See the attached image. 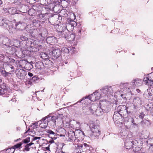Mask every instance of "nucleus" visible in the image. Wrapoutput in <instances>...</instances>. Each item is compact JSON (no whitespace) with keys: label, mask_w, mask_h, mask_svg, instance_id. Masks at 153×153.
<instances>
[{"label":"nucleus","mask_w":153,"mask_h":153,"mask_svg":"<svg viewBox=\"0 0 153 153\" xmlns=\"http://www.w3.org/2000/svg\"><path fill=\"white\" fill-rule=\"evenodd\" d=\"M60 7V6L59 5H56L55 7L54 8V10H53V11H54L55 13H61V15H62L63 13H64L65 12V11L64 10H59V9Z\"/></svg>","instance_id":"20"},{"label":"nucleus","mask_w":153,"mask_h":153,"mask_svg":"<svg viewBox=\"0 0 153 153\" xmlns=\"http://www.w3.org/2000/svg\"><path fill=\"white\" fill-rule=\"evenodd\" d=\"M7 11V10L6 8H3L2 7V9L1 10V11L0 12V13H5Z\"/></svg>","instance_id":"52"},{"label":"nucleus","mask_w":153,"mask_h":153,"mask_svg":"<svg viewBox=\"0 0 153 153\" xmlns=\"http://www.w3.org/2000/svg\"><path fill=\"white\" fill-rule=\"evenodd\" d=\"M31 80L33 82H35L37 80V77L36 76H34L33 77L31 78Z\"/></svg>","instance_id":"54"},{"label":"nucleus","mask_w":153,"mask_h":153,"mask_svg":"<svg viewBox=\"0 0 153 153\" xmlns=\"http://www.w3.org/2000/svg\"><path fill=\"white\" fill-rule=\"evenodd\" d=\"M145 115L143 114V113H141L140 114L139 116V118L140 119H143V118H144V116Z\"/></svg>","instance_id":"58"},{"label":"nucleus","mask_w":153,"mask_h":153,"mask_svg":"<svg viewBox=\"0 0 153 153\" xmlns=\"http://www.w3.org/2000/svg\"><path fill=\"white\" fill-rule=\"evenodd\" d=\"M126 112L127 114L129 115H131L132 114V112L131 111H128V109L126 110Z\"/></svg>","instance_id":"57"},{"label":"nucleus","mask_w":153,"mask_h":153,"mask_svg":"<svg viewBox=\"0 0 153 153\" xmlns=\"http://www.w3.org/2000/svg\"><path fill=\"white\" fill-rule=\"evenodd\" d=\"M152 104L151 103L150 104H148L146 105L145 106V108L146 110L147 111L151 110L152 109V107H151V106L152 105Z\"/></svg>","instance_id":"44"},{"label":"nucleus","mask_w":153,"mask_h":153,"mask_svg":"<svg viewBox=\"0 0 153 153\" xmlns=\"http://www.w3.org/2000/svg\"><path fill=\"white\" fill-rule=\"evenodd\" d=\"M30 137H27L25 139H24L22 142V143H27L30 142Z\"/></svg>","instance_id":"46"},{"label":"nucleus","mask_w":153,"mask_h":153,"mask_svg":"<svg viewBox=\"0 0 153 153\" xmlns=\"http://www.w3.org/2000/svg\"><path fill=\"white\" fill-rule=\"evenodd\" d=\"M22 41L25 42V43H27L28 41V38L26 36H22L20 37Z\"/></svg>","instance_id":"34"},{"label":"nucleus","mask_w":153,"mask_h":153,"mask_svg":"<svg viewBox=\"0 0 153 153\" xmlns=\"http://www.w3.org/2000/svg\"><path fill=\"white\" fill-rule=\"evenodd\" d=\"M68 24L70 25L72 27H75L77 25L76 23L72 20H68Z\"/></svg>","instance_id":"32"},{"label":"nucleus","mask_w":153,"mask_h":153,"mask_svg":"<svg viewBox=\"0 0 153 153\" xmlns=\"http://www.w3.org/2000/svg\"><path fill=\"white\" fill-rule=\"evenodd\" d=\"M133 108L135 110L141 104V100L139 97H135L133 100Z\"/></svg>","instance_id":"10"},{"label":"nucleus","mask_w":153,"mask_h":153,"mask_svg":"<svg viewBox=\"0 0 153 153\" xmlns=\"http://www.w3.org/2000/svg\"><path fill=\"white\" fill-rule=\"evenodd\" d=\"M36 69H40V70L43 68L44 64L43 62H38L36 63Z\"/></svg>","instance_id":"23"},{"label":"nucleus","mask_w":153,"mask_h":153,"mask_svg":"<svg viewBox=\"0 0 153 153\" xmlns=\"http://www.w3.org/2000/svg\"><path fill=\"white\" fill-rule=\"evenodd\" d=\"M92 132L91 135L92 137H97L100 134V131H94Z\"/></svg>","instance_id":"36"},{"label":"nucleus","mask_w":153,"mask_h":153,"mask_svg":"<svg viewBox=\"0 0 153 153\" xmlns=\"http://www.w3.org/2000/svg\"><path fill=\"white\" fill-rule=\"evenodd\" d=\"M69 33L66 31H62L61 32V36L62 37L67 39Z\"/></svg>","instance_id":"24"},{"label":"nucleus","mask_w":153,"mask_h":153,"mask_svg":"<svg viewBox=\"0 0 153 153\" xmlns=\"http://www.w3.org/2000/svg\"><path fill=\"white\" fill-rule=\"evenodd\" d=\"M128 108L125 105H119L117 108V111L115 112L113 115V117H115L117 115H120L121 117L123 116L122 113L126 111Z\"/></svg>","instance_id":"8"},{"label":"nucleus","mask_w":153,"mask_h":153,"mask_svg":"<svg viewBox=\"0 0 153 153\" xmlns=\"http://www.w3.org/2000/svg\"><path fill=\"white\" fill-rule=\"evenodd\" d=\"M143 81L146 85L150 86H153V79L146 77L144 78Z\"/></svg>","instance_id":"16"},{"label":"nucleus","mask_w":153,"mask_h":153,"mask_svg":"<svg viewBox=\"0 0 153 153\" xmlns=\"http://www.w3.org/2000/svg\"><path fill=\"white\" fill-rule=\"evenodd\" d=\"M121 96L122 97L123 99L126 98V94H121Z\"/></svg>","instance_id":"62"},{"label":"nucleus","mask_w":153,"mask_h":153,"mask_svg":"<svg viewBox=\"0 0 153 153\" xmlns=\"http://www.w3.org/2000/svg\"><path fill=\"white\" fill-rule=\"evenodd\" d=\"M48 125V123L46 124L45 123V124L42 123V122H41V123L39 124V126L42 128H45Z\"/></svg>","instance_id":"42"},{"label":"nucleus","mask_w":153,"mask_h":153,"mask_svg":"<svg viewBox=\"0 0 153 153\" xmlns=\"http://www.w3.org/2000/svg\"><path fill=\"white\" fill-rule=\"evenodd\" d=\"M22 57H24L26 56H28L30 54V52L27 50H23L22 52Z\"/></svg>","instance_id":"29"},{"label":"nucleus","mask_w":153,"mask_h":153,"mask_svg":"<svg viewBox=\"0 0 153 153\" xmlns=\"http://www.w3.org/2000/svg\"><path fill=\"white\" fill-rule=\"evenodd\" d=\"M120 134L123 137H126L128 136L127 131L125 130H122V132H120Z\"/></svg>","instance_id":"40"},{"label":"nucleus","mask_w":153,"mask_h":153,"mask_svg":"<svg viewBox=\"0 0 153 153\" xmlns=\"http://www.w3.org/2000/svg\"><path fill=\"white\" fill-rule=\"evenodd\" d=\"M69 75L71 77H75L74 75V73L72 72H70V74Z\"/></svg>","instance_id":"61"},{"label":"nucleus","mask_w":153,"mask_h":153,"mask_svg":"<svg viewBox=\"0 0 153 153\" xmlns=\"http://www.w3.org/2000/svg\"><path fill=\"white\" fill-rule=\"evenodd\" d=\"M27 47L31 48L30 50L32 52H35L39 50L38 47L39 46V41L38 40L33 41H28L27 43L26 44Z\"/></svg>","instance_id":"5"},{"label":"nucleus","mask_w":153,"mask_h":153,"mask_svg":"<svg viewBox=\"0 0 153 153\" xmlns=\"http://www.w3.org/2000/svg\"><path fill=\"white\" fill-rule=\"evenodd\" d=\"M4 64L2 61L0 60V72L1 73V71L4 68Z\"/></svg>","instance_id":"49"},{"label":"nucleus","mask_w":153,"mask_h":153,"mask_svg":"<svg viewBox=\"0 0 153 153\" xmlns=\"http://www.w3.org/2000/svg\"><path fill=\"white\" fill-rule=\"evenodd\" d=\"M1 44H3L7 47L10 45H11L10 41V40L7 38L4 37L1 38L0 37V45Z\"/></svg>","instance_id":"12"},{"label":"nucleus","mask_w":153,"mask_h":153,"mask_svg":"<svg viewBox=\"0 0 153 153\" xmlns=\"http://www.w3.org/2000/svg\"><path fill=\"white\" fill-rule=\"evenodd\" d=\"M35 31L38 32L36 36L39 40H43L45 38V37L47 35V31L45 28H42L40 29H36Z\"/></svg>","instance_id":"7"},{"label":"nucleus","mask_w":153,"mask_h":153,"mask_svg":"<svg viewBox=\"0 0 153 153\" xmlns=\"http://www.w3.org/2000/svg\"><path fill=\"white\" fill-rule=\"evenodd\" d=\"M43 63L44 66L48 68H51L52 66L53 62L48 59H44Z\"/></svg>","instance_id":"15"},{"label":"nucleus","mask_w":153,"mask_h":153,"mask_svg":"<svg viewBox=\"0 0 153 153\" xmlns=\"http://www.w3.org/2000/svg\"><path fill=\"white\" fill-rule=\"evenodd\" d=\"M150 89V88L147 89V90L144 92V93L143 94V96L145 98L147 99H149V93Z\"/></svg>","instance_id":"28"},{"label":"nucleus","mask_w":153,"mask_h":153,"mask_svg":"<svg viewBox=\"0 0 153 153\" xmlns=\"http://www.w3.org/2000/svg\"><path fill=\"white\" fill-rule=\"evenodd\" d=\"M32 23L34 26L36 27H39L41 25V22L38 19H33L32 21Z\"/></svg>","instance_id":"22"},{"label":"nucleus","mask_w":153,"mask_h":153,"mask_svg":"<svg viewBox=\"0 0 153 153\" xmlns=\"http://www.w3.org/2000/svg\"><path fill=\"white\" fill-rule=\"evenodd\" d=\"M61 53V51L58 47L54 46L52 48V51L50 56L55 59L60 56Z\"/></svg>","instance_id":"6"},{"label":"nucleus","mask_w":153,"mask_h":153,"mask_svg":"<svg viewBox=\"0 0 153 153\" xmlns=\"http://www.w3.org/2000/svg\"><path fill=\"white\" fill-rule=\"evenodd\" d=\"M7 48H8V49L10 51H9L10 53L11 54H13L16 51V49L13 47H12V46L9 45L8 47H7Z\"/></svg>","instance_id":"30"},{"label":"nucleus","mask_w":153,"mask_h":153,"mask_svg":"<svg viewBox=\"0 0 153 153\" xmlns=\"http://www.w3.org/2000/svg\"><path fill=\"white\" fill-rule=\"evenodd\" d=\"M75 33H71V34L69 33L67 39L70 41H73L75 39Z\"/></svg>","instance_id":"25"},{"label":"nucleus","mask_w":153,"mask_h":153,"mask_svg":"<svg viewBox=\"0 0 153 153\" xmlns=\"http://www.w3.org/2000/svg\"><path fill=\"white\" fill-rule=\"evenodd\" d=\"M56 4L54 3H51L48 6V8L50 10L53 11L54 9V8Z\"/></svg>","instance_id":"37"},{"label":"nucleus","mask_w":153,"mask_h":153,"mask_svg":"<svg viewBox=\"0 0 153 153\" xmlns=\"http://www.w3.org/2000/svg\"><path fill=\"white\" fill-rule=\"evenodd\" d=\"M0 88L3 89L7 90L8 91L7 87L6 86V84L5 83H3L1 84L0 86Z\"/></svg>","instance_id":"47"},{"label":"nucleus","mask_w":153,"mask_h":153,"mask_svg":"<svg viewBox=\"0 0 153 153\" xmlns=\"http://www.w3.org/2000/svg\"><path fill=\"white\" fill-rule=\"evenodd\" d=\"M75 132L74 131H70L68 133V137L71 140H74L75 136Z\"/></svg>","instance_id":"27"},{"label":"nucleus","mask_w":153,"mask_h":153,"mask_svg":"<svg viewBox=\"0 0 153 153\" xmlns=\"http://www.w3.org/2000/svg\"><path fill=\"white\" fill-rule=\"evenodd\" d=\"M141 123V125L144 127L148 126L151 124L150 121L146 119L142 120Z\"/></svg>","instance_id":"21"},{"label":"nucleus","mask_w":153,"mask_h":153,"mask_svg":"<svg viewBox=\"0 0 153 153\" xmlns=\"http://www.w3.org/2000/svg\"><path fill=\"white\" fill-rule=\"evenodd\" d=\"M113 92V90L111 86H105L88 96V99L92 101H96L99 100L102 97L112 94Z\"/></svg>","instance_id":"1"},{"label":"nucleus","mask_w":153,"mask_h":153,"mask_svg":"<svg viewBox=\"0 0 153 153\" xmlns=\"http://www.w3.org/2000/svg\"><path fill=\"white\" fill-rule=\"evenodd\" d=\"M46 41L48 44L51 45H54L58 42L57 38L53 36L48 37Z\"/></svg>","instance_id":"11"},{"label":"nucleus","mask_w":153,"mask_h":153,"mask_svg":"<svg viewBox=\"0 0 153 153\" xmlns=\"http://www.w3.org/2000/svg\"><path fill=\"white\" fill-rule=\"evenodd\" d=\"M29 146L27 144L25 146H24V148L23 151L25 152V151H29L30 148L29 147Z\"/></svg>","instance_id":"43"},{"label":"nucleus","mask_w":153,"mask_h":153,"mask_svg":"<svg viewBox=\"0 0 153 153\" xmlns=\"http://www.w3.org/2000/svg\"><path fill=\"white\" fill-rule=\"evenodd\" d=\"M87 98H88V97H83L82 99L79 101H78L76 103L74 104V105H71L70 106V107H72L73 106V105H74L76 104L77 103H85L84 102V101H83V102H82L83 100H84L85 99H87Z\"/></svg>","instance_id":"35"},{"label":"nucleus","mask_w":153,"mask_h":153,"mask_svg":"<svg viewBox=\"0 0 153 153\" xmlns=\"http://www.w3.org/2000/svg\"><path fill=\"white\" fill-rule=\"evenodd\" d=\"M30 81L29 80V81H27L26 82H25V84L27 85V84H30V85H31L33 82L31 81V78L30 79Z\"/></svg>","instance_id":"56"},{"label":"nucleus","mask_w":153,"mask_h":153,"mask_svg":"<svg viewBox=\"0 0 153 153\" xmlns=\"http://www.w3.org/2000/svg\"><path fill=\"white\" fill-rule=\"evenodd\" d=\"M70 48H68L66 47H63L62 48L61 50V52H62L65 54H67L69 52Z\"/></svg>","instance_id":"33"},{"label":"nucleus","mask_w":153,"mask_h":153,"mask_svg":"<svg viewBox=\"0 0 153 153\" xmlns=\"http://www.w3.org/2000/svg\"><path fill=\"white\" fill-rule=\"evenodd\" d=\"M63 117L62 114H59L56 116L49 115L46 116L48 125L51 127L55 126L56 124L59 125L62 123Z\"/></svg>","instance_id":"2"},{"label":"nucleus","mask_w":153,"mask_h":153,"mask_svg":"<svg viewBox=\"0 0 153 153\" xmlns=\"http://www.w3.org/2000/svg\"><path fill=\"white\" fill-rule=\"evenodd\" d=\"M22 24V23L21 22H16L15 23V25L16 27H17V26L19 25V24L21 25Z\"/></svg>","instance_id":"59"},{"label":"nucleus","mask_w":153,"mask_h":153,"mask_svg":"<svg viewBox=\"0 0 153 153\" xmlns=\"http://www.w3.org/2000/svg\"><path fill=\"white\" fill-rule=\"evenodd\" d=\"M91 127V131L94 132V131H100L99 130V126L98 125H97L94 123H92L90 126Z\"/></svg>","instance_id":"17"},{"label":"nucleus","mask_w":153,"mask_h":153,"mask_svg":"<svg viewBox=\"0 0 153 153\" xmlns=\"http://www.w3.org/2000/svg\"><path fill=\"white\" fill-rule=\"evenodd\" d=\"M132 148L134 151L135 152H138L141 150V148L139 146H134Z\"/></svg>","instance_id":"38"},{"label":"nucleus","mask_w":153,"mask_h":153,"mask_svg":"<svg viewBox=\"0 0 153 153\" xmlns=\"http://www.w3.org/2000/svg\"><path fill=\"white\" fill-rule=\"evenodd\" d=\"M41 122H42L43 123L45 124V123L47 124L48 123V121H47V118H46V116L45 117L42 118L41 120Z\"/></svg>","instance_id":"50"},{"label":"nucleus","mask_w":153,"mask_h":153,"mask_svg":"<svg viewBox=\"0 0 153 153\" xmlns=\"http://www.w3.org/2000/svg\"><path fill=\"white\" fill-rule=\"evenodd\" d=\"M101 104L100 108L102 111L105 112H107L109 109L108 106V102H102Z\"/></svg>","instance_id":"14"},{"label":"nucleus","mask_w":153,"mask_h":153,"mask_svg":"<svg viewBox=\"0 0 153 153\" xmlns=\"http://www.w3.org/2000/svg\"><path fill=\"white\" fill-rule=\"evenodd\" d=\"M22 144V142L17 143L13 146V149H14L15 148L18 149L19 148Z\"/></svg>","instance_id":"41"},{"label":"nucleus","mask_w":153,"mask_h":153,"mask_svg":"<svg viewBox=\"0 0 153 153\" xmlns=\"http://www.w3.org/2000/svg\"><path fill=\"white\" fill-rule=\"evenodd\" d=\"M125 145L127 149H130L131 148H133V143L132 141L127 140L125 141Z\"/></svg>","instance_id":"19"},{"label":"nucleus","mask_w":153,"mask_h":153,"mask_svg":"<svg viewBox=\"0 0 153 153\" xmlns=\"http://www.w3.org/2000/svg\"><path fill=\"white\" fill-rule=\"evenodd\" d=\"M143 81L142 79H136L133 80L131 82L132 85L134 87L139 86L142 85Z\"/></svg>","instance_id":"13"},{"label":"nucleus","mask_w":153,"mask_h":153,"mask_svg":"<svg viewBox=\"0 0 153 153\" xmlns=\"http://www.w3.org/2000/svg\"><path fill=\"white\" fill-rule=\"evenodd\" d=\"M10 22L5 19H2L1 20L0 19V26L7 29L10 33H13L15 32L16 27L10 25Z\"/></svg>","instance_id":"4"},{"label":"nucleus","mask_w":153,"mask_h":153,"mask_svg":"<svg viewBox=\"0 0 153 153\" xmlns=\"http://www.w3.org/2000/svg\"><path fill=\"white\" fill-rule=\"evenodd\" d=\"M48 133L50 134H53L54 136H55L56 134L53 131L51 130H49L48 131Z\"/></svg>","instance_id":"55"},{"label":"nucleus","mask_w":153,"mask_h":153,"mask_svg":"<svg viewBox=\"0 0 153 153\" xmlns=\"http://www.w3.org/2000/svg\"><path fill=\"white\" fill-rule=\"evenodd\" d=\"M83 147V145L82 144H80L79 145H78L77 147L78 149H81L82 147Z\"/></svg>","instance_id":"63"},{"label":"nucleus","mask_w":153,"mask_h":153,"mask_svg":"<svg viewBox=\"0 0 153 153\" xmlns=\"http://www.w3.org/2000/svg\"><path fill=\"white\" fill-rule=\"evenodd\" d=\"M9 59L10 61L14 63L15 62V60L13 59L10 58Z\"/></svg>","instance_id":"64"},{"label":"nucleus","mask_w":153,"mask_h":153,"mask_svg":"<svg viewBox=\"0 0 153 153\" xmlns=\"http://www.w3.org/2000/svg\"><path fill=\"white\" fill-rule=\"evenodd\" d=\"M41 138L40 137H35L33 138L32 140L33 141L37 139H40Z\"/></svg>","instance_id":"60"},{"label":"nucleus","mask_w":153,"mask_h":153,"mask_svg":"<svg viewBox=\"0 0 153 153\" xmlns=\"http://www.w3.org/2000/svg\"><path fill=\"white\" fill-rule=\"evenodd\" d=\"M17 76L21 79H24L27 74L26 72L22 69H18L16 71Z\"/></svg>","instance_id":"9"},{"label":"nucleus","mask_w":153,"mask_h":153,"mask_svg":"<svg viewBox=\"0 0 153 153\" xmlns=\"http://www.w3.org/2000/svg\"><path fill=\"white\" fill-rule=\"evenodd\" d=\"M70 52L74 54L77 53L78 49L75 48V47L71 46L69 47Z\"/></svg>","instance_id":"31"},{"label":"nucleus","mask_w":153,"mask_h":153,"mask_svg":"<svg viewBox=\"0 0 153 153\" xmlns=\"http://www.w3.org/2000/svg\"><path fill=\"white\" fill-rule=\"evenodd\" d=\"M66 27L67 29H68L71 30H73L74 28V27H72V26L68 24H67Z\"/></svg>","instance_id":"48"},{"label":"nucleus","mask_w":153,"mask_h":153,"mask_svg":"<svg viewBox=\"0 0 153 153\" xmlns=\"http://www.w3.org/2000/svg\"><path fill=\"white\" fill-rule=\"evenodd\" d=\"M25 67L26 68H28V69H27L29 70L33 68V65L29 63H27L25 64Z\"/></svg>","instance_id":"45"},{"label":"nucleus","mask_w":153,"mask_h":153,"mask_svg":"<svg viewBox=\"0 0 153 153\" xmlns=\"http://www.w3.org/2000/svg\"><path fill=\"white\" fill-rule=\"evenodd\" d=\"M57 133L58 135L61 137H65V135L66 133V131L65 129L64 128H60L58 130H57Z\"/></svg>","instance_id":"18"},{"label":"nucleus","mask_w":153,"mask_h":153,"mask_svg":"<svg viewBox=\"0 0 153 153\" xmlns=\"http://www.w3.org/2000/svg\"><path fill=\"white\" fill-rule=\"evenodd\" d=\"M89 113L90 114H93L94 113V110L93 108V105H89Z\"/></svg>","instance_id":"53"},{"label":"nucleus","mask_w":153,"mask_h":153,"mask_svg":"<svg viewBox=\"0 0 153 153\" xmlns=\"http://www.w3.org/2000/svg\"><path fill=\"white\" fill-rule=\"evenodd\" d=\"M6 65L5 66V68L4 67L1 73L4 77L8 76L9 75L12 74L14 71V67L12 65L9 64L8 62H6Z\"/></svg>","instance_id":"3"},{"label":"nucleus","mask_w":153,"mask_h":153,"mask_svg":"<svg viewBox=\"0 0 153 153\" xmlns=\"http://www.w3.org/2000/svg\"><path fill=\"white\" fill-rule=\"evenodd\" d=\"M150 92L149 93V97L150 98H153V88H150Z\"/></svg>","instance_id":"51"},{"label":"nucleus","mask_w":153,"mask_h":153,"mask_svg":"<svg viewBox=\"0 0 153 153\" xmlns=\"http://www.w3.org/2000/svg\"><path fill=\"white\" fill-rule=\"evenodd\" d=\"M148 146H149V151L150 152L153 153V143H148Z\"/></svg>","instance_id":"39"},{"label":"nucleus","mask_w":153,"mask_h":153,"mask_svg":"<svg viewBox=\"0 0 153 153\" xmlns=\"http://www.w3.org/2000/svg\"><path fill=\"white\" fill-rule=\"evenodd\" d=\"M132 142L133 143V147H134V146H139L140 144V143L141 142V141L139 139L137 138L132 140Z\"/></svg>","instance_id":"26"}]
</instances>
